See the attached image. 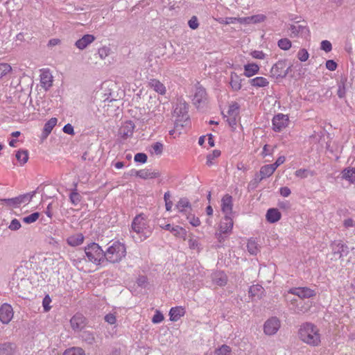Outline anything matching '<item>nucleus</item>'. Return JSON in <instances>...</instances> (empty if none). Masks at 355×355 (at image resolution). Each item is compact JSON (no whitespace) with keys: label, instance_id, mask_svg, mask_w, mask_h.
<instances>
[{"label":"nucleus","instance_id":"f8f14e48","mask_svg":"<svg viewBox=\"0 0 355 355\" xmlns=\"http://www.w3.org/2000/svg\"><path fill=\"white\" fill-rule=\"evenodd\" d=\"M289 35L291 37H306L309 34V29L306 26L297 24H291L288 27Z\"/></svg>","mask_w":355,"mask_h":355},{"label":"nucleus","instance_id":"393cba45","mask_svg":"<svg viewBox=\"0 0 355 355\" xmlns=\"http://www.w3.org/2000/svg\"><path fill=\"white\" fill-rule=\"evenodd\" d=\"M341 178L349 183L355 184V167L343 169L341 172Z\"/></svg>","mask_w":355,"mask_h":355},{"label":"nucleus","instance_id":"412c9836","mask_svg":"<svg viewBox=\"0 0 355 355\" xmlns=\"http://www.w3.org/2000/svg\"><path fill=\"white\" fill-rule=\"evenodd\" d=\"M71 261L73 265L80 270H84L85 264L87 263L85 255H83L82 252L80 255L74 254L71 255Z\"/></svg>","mask_w":355,"mask_h":355},{"label":"nucleus","instance_id":"5fc2aeb1","mask_svg":"<svg viewBox=\"0 0 355 355\" xmlns=\"http://www.w3.org/2000/svg\"><path fill=\"white\" fill-rule=\"evenodd\" d=\"M266 19V17L262 14L250 16L251 24L261 23L264 21Z\"/></svg>","mask_w":355,"mask_h":355},{"label":"nucleus","instance_id":"bb28decb","mask_svg":"<svg viewBox=\"0 0 355 355\" xmlns=\"http://www.w3.org/2000/svg\"><path fill=\"white\" fill-rule=\"evenodd\" d=\"M275 171V168L273 167L272 164H267L263 166L259 171L260 178H259V181H261L262 180L270 177L273 174Z\"/></svg>","mask_w":355,"mask_h":355},{"label":"nucleus","instance_id":"603ef678","mask_svg":"<svg viewBox=\"0 0 355 355\" xmlns=\"http://www.w3.org/2000/svg\"><path fill=\"white\" fill-rule=\"evenodd\" d=\"M152 153L160 155L163 151V144L160 142H156L152 146Z\"/></svg>","mask_w":355,"mask_h":355},{"label":"nucleus","instance_id":"4d7b16f0","mask_svg":"<svg viewBox=\"0 0 355 355\" xmlns=\"http://www.w3.org/2000/svg\"><path fill=\"white\" fill-rule=\"evenodd\" d=\"M11 70L8 64L0 63V78L7 74Z\"/></svg>","mask_w":355,"mask_h":355},{"label":"nucleus","instance_id":"7c9ffc66","mask_svg":"<svg viewBox=\"0 0 355 355\" xmlns=\"http://www.w3.org/2000/svg\"><path fill=\"white\" fill-rule=\"evenodd\" d=\"M259 67L255 63H250L244 65V76L251 77L259 72Z\"/></svg>","mask_w":355,"mask_h":355},{"label":"nucleus","instance_id":"de8ad7c7","mask_svg":"<svg viewBox=\"0 0 355 355\" xmlns=\"http://www.w3.org/2000/svg\"><path fill=\"white\" fill-rule=\"evenodd\" d=\"M40 217L39 212H34L27 216L23 218L22 220L26 224H31L35 222Z\"/></svg>","mask_w":355,"mask_h":355},{"label":"nucleus","instance_id":"4468645a","mask_svg":"<svg viewBox=\"0 0 355 355\" xmlns=\"http://www.w3.org/2000/svg\"><path fill=\"white\" fill-rule=\"evenodd\" d=\"M13 309L8 304H3L0 308V320L3 324H8L13 318Z\"/></svg>","mask_w":355,"mask_h":355},{"label":"nucleus","instance_id":"e2e57ef3","mask_svg":"<svg viewBox=\"0 0 355 355\" xmlns=\"http://www.w3.org/2000/svg\"><path fill=\"white\" fill-rule=\"evenodd\" d=\"M21 227V223L20 222L15 218L13 220H12V221L10 222L9 226H8V228L12 230V231H16V230H18L19 228Z\"/></svg>","mask_w":355,"mask_h":355},{"label":"nucleus","instance_id":"ea45409f","mask_svg":"<svg viewBox=\"0 0 355 355\" xmlns=\"http://www.w3.org/2000/svg\"><path fill=\"white\" fill-rule=\"evenodd\" d=\"M81 196L77 192L76 189H74L69 195L70 202L72 203V205L76 206L81 201Z\"/></svg>","mask_w":355,"mask_h":355},{"label":"nucleus","instance_id":"bf43d9fd","mask_svg":"<svg viewBox=\"0 0 355 355\" xmlns=\"http://www.w3.org/2000/svg\"><path fill=\"white\" fill-rule=\"evenodd\" d=\"M51 302V299L49 295H46L42 300V306L44 308V312H48L51 309L50 304Z\"/></svg>","mask_w":355,"mask_h":355},{"label":"nucleus","instance_id":"4be33fe9","mask_svg":"<svg viewBox=\"0 0 355 355\" xmlns=\"http://www.w3.org/2000/svg\"><path fill=\"white\" fill-rule=\"evenodd\" d=\"M95 40V37L92 35L87 34L77 40L75 46L80 50H83Z\"/></svg>","mask_w":355,"mask_h":355},{"label":"nucleus","instance_id":"ddd939ff","mask_svg":"<svg viewBox=\"0 0 355 355\" xmlns=\"http://www.w3.org/2000/svg\"><path fill=\"white\" fill-rule=\"evenodd\" d=\"M331 248L334 255H338V258L341 259L349 254L348 246L341 241H334L331 244Z\"/></svg>","mask_w":355,"mask_h":355},{"label":"nucleus","instance_id":"6e6d98bb","mask_svg":"<svg viewBox=\"0 0 355 355\" xmlns=\"http://www.w3.org/2000/svg\"><path fill=\"white\" fill-rule=\"evenodd\" d=\"M217 21L220 24H235L236 22V17H225V18H219L217 19Z\"/></svg>","mask_w":355,"mask_h":355},{"label":"nucleus","instance_id":"cd10ccee","mask_svg":"<svg viewBox=\"0 0 355 355\" xmlns=\"http://www.w3.org/2000/svg\"><path fill=\"white\" fill-rule=\"evenodd\" d=\"M184 309L181 306L173 307L169 312L170 320L176 322L184 315Z\"/></svg>","mask_w":355,"mask_h":355},{"label":"nucleus","instance_id":"72a5a7b5","mask_svg":"<svg viewBox=\"0 0 355 355\" xmlns=\"http://www.w3.org/2000/svg\"><path fill=\"white\" fill-rule=\"evenodd\" d=\"M250 84L255 87H265L268 86L269 81L264 77L258 76L250 80Z\"/></svg>","mask_w":355,"mask_h":355},{"label":"nucleus","instance_id":"1a4fd4ad","mask_svg":"<svg viewBox=\"0 0 355 355\" xmlns=\"http://www.w3.org/2000/svg\"><path fill=\"white\" fill-rule=\"evenodd\" d=\"M288 115L279 113L274 116L272 123V130L275 132H281L287 127L288 124Z\"/></svg>","mask_w":355,"mask_h":355},{"label":"nucleus","instance_id":"dca6fc26","mask_svg":"<svg viewBox=\"0 0 355 355\" xmlns=\"http://www.w3.org/2000/svg\"><path fill=\"white\" fill-rule=\"evenodd\" d=\"M233 200L232 197L229 195H225L221 200V209L225 216H232V215Z\"/></svg>","mask_w":355,"mask_h":355},{"label":"nucleus","instance_id":"5701e85b","mask_svg":"<svg viewBox=\"0 0 355 355\" xmlns=\"http://www.w3.org/2000/svg\"><path fill=\"white\" fill-rule=\"evenodd\" d=\"M233 220L232 216H225L220 224V230L223 233L230 234L233 227Z\"/></svg>","mask_w":355,"mask_h":355},{"label":"nucleus","instance_id":"338daca9","mask_svg":"<svg viewBox=\"0 0 355 355\" xmlns=\"http://www.w3.org/2000/svg\"><path fill=\"white\" fill-rule=\"evenodd\" d=\"M105 321L107 322L110 324H114L116 322V317L114 313H108L107 314L105 318Z\"/></svg>","mask_w":355,"mask_h":355},{"label":"nucleus","instance_id":"680f3d73","mask_svg":"<svg viewBox=\"0 0 355 355\" xmlns=\"http://www.w3.org/2000/svg\"><path fill=\"white\" fill-rule=\"evenodd\" d=\"M320 49L328 53L332 50V45L328 40H323L320 43Z\"/></svg>","mask_w":355,"mask_h":355},{"label":"nucleus","instance_id":"49530a36","mask_svg":"<svg viewBox=\"0 0 355 355\" xmlns=\"http://www.w3.org/2000/svg\"><path fill=\"white\" fill-rule=\"evenodd\" d=\"M220 155V150H213V152L211 153H209V155H207V162H206L207 165H208L209 166L213 165L214 164L213 160L215 158L218 157Z\"/></svg>","mask_w":355,"mask_h":355},{"label":"nucleus","instance_id":"2eb2a0df","mask_svg":"<svg viewBox=\"0 0 355 355\" xmlns=\"http://www.w3.org/2000/svg\"><path fill=\"white\" fill-rule=\"evenodd\" d=\"M71 327L76 331H80L86 324L85 318L80 313H76L70 320Z\"/></svg>","mask_w":355,"mask_h":355},{"label":"nucleus","instance_id":"c03bdc74","mask_svg":"<svg viewBox=\"0 0 355 355\" xmlns=\"http://www.w3.org/2000/svg\"><path fill=\"white\" fill-rule=\"evenodd\" d=\"M63 355H85V351L80 347H71L66 349Z\"/></svg>","mask_w":355,"mask_h":355},{"label":"nucleus","instance_id":"052dcab7","mask_svg":"<svg viewBox=\"0 0 355 355\" xmlns=\"http://www.w3.org/2000/svg\"><path fill=\"white\" fill-rule=\"evenodd\" d=\"M189 26L193 29L196 30L199 26L198 19L196 16H193L188 21Z\"/></svg>","mask_w":355,"mask_h":355},{"label":"nucleus","instance_id":"f3484780","mask_svg":"<svg viewBox=\"0 0 355 355\" xmlns=\"http://www.w3.org/2000/svg\"><path fill=\"white\" fill-rule=\"evenodd\" d=\"M175 208L180 213L185 216H187V214H190V212H192L191 203L189 200L185 198L180 199L175 205Z\"/></svg>","mask_w":355,"mask_h":355},{"label":"nucleus","instance_id":"c756f323","mask_svg":"<svg viewBox=\"0 0 355 355\" xmlns=\"http://www.w3.org/2000/svg\"><path fill=\"white\" fill-rule=\"evenodd\" d=\"M149 85L156 92L161 95L166 94V87L159 80L157 79H152L149 82Z\"/></svg>","mask_w":355,"mask_h":355},{"label":"nucleus","instance_id":"37998d69","mask_svg":"<svg viewBox=\"0 0 355 355\" xmlns=\"http://www.w3.org/2000/svg\"><path fill=\"white\" fill-rule=\"evenodd\" d=\"M247 248L248 252L251 254H257L259 252L258 245L254 240L250 239L248 241L247 244Z\"/></svg>","mask_w":355,"mask_h":355},{"label":"nucleus","instance_id":"c9c22d12","mask_svg":"<svg viewBox=\"0 0 355 355\" xmlns=\"http://www.w3.org/2000/svg\"><path fill=\"white\" fill-rule=\"evenodd\" d=\"M232 89L234 91H239L241 88V79L236 73H231L230 83Z\"/></svg>","mask_w":355,"mask_h":355},{"label":"nucleus","instance_id":"473e14b6","mask_svg":"<svg viewBox=\"0 0 355 355\" xmlns=\"http://www.w3.org/2000/svg\"><path fill=\"white\" fill-rule=\"evenodd\" d=\"M67 243L73 247L81 245L84 241V236L82 234H77L69 236L67 240Z\"/></svg>","mask_w":355,"mask_h":355},{"label":"nucleus","instance_id":"f03ea898","mask_svg":"<svg viewBox=\"0 0 355 355\" xmlns=\"http://www.w3.org/2000/svg\"><path fill=\"white\" fill-rule=\"evenodd\" d=\"M104 254L105 262L119 263L125 257L126 248L123 243L114 241L104 251Z\"/></svg>","mask_w":355,"mask_h":355},{"label":"nucleus","instance_id":"9d476101","mask_svg":"<svg viewBox=\"0 0 355 355\" xmlns=\"http://www.w3.org/2000/svg\"><path fill=\"white\" fill-rule=\"evenodd\" d=\"M288 293L299 297L300 299L311 298L316 295V291L308 287L292 288Z\"/></svg>","mask_w":355,"mask_h":355},{"label":"nucleus","instance_id":"6ab92c4d","mask_svg":"<svg viewBox=\"0 0 355 355\" xmlns=\"http://www.w3.org/2000/svg\"><path fill=\"white\" fill-rule=\"evenodd\" d=\"M40 84L41 86L45 89L48 90L53 84V76L48 69L42 71L40 75Z\"/></svg>","mask_w":355,"mask_h":355},{"label":"nucleus","instance_id":"e433bc0d","mask_svg":"<svg viewBox=\"0 0 355 355\" xmlns=\"http://www.w3.org/2000/svg\"><path fill=\"white\" fill-rule=\"evenodd\" d=\"M58 119L56 118L50 119L44 125L43 135L44 137H47L53 128L56 125Z\"/></svg>","mask_w":355,"mask_h":355},{"label":"nucleus","instance_id":"6e6552de","mask_svg":"<svg viewBox=\"0 0 355 355\" xmlns=\"http://www.w3.org/2000/svg\"><path fill=\"white\" fill-rule=\"evenodd\" d=\"M291 67L287 66V61L286 60H279L275 63L270 72L272 75L276 78H284L288 74Z\"/></svg>","mask_w":355,"mask_h":355},{"label":"nucleus","instance_id":"39448f33","mask_svg":"<svg viewBox=\"0 0 355 355\" xmlns=\"http://www.w3.org/2000/svg\"><path fill=\"white\" fill-rule=\"evenodd\" d=\"M173 115L175 117V127H183L184 123L189 119L187 104L185 102L176 104Z\"/></svg>","mask_w":355,"mask_h":355},{"label":"nucleus","instance_id":"423d86ee","mask_svg":"<svg viewBox=\"0 0 355 355\" xmlns=\"http://www.w3.org/2000/svg\"><path fill=\"white\" fill-rule=\"evenodd\" d=\"M36 191L27 193L12 198L0 199V205H6L8 207H17L21 204H27L32 200Z\"/></svg>","mask_w":355,"mask_h":355},{"label":"nucleus","instance_id":"c85d7f7f","mask_svg":"<svg viewBox=\"0 0 355 355\" xmlns=\"http://www.w3.org/2000/svg\"><path fill=\"white\" fill-rule=\"evenodd\" d=\"M266 219L268 222L274 223L277 222L281 218V213L277 209L271 208L267 211Z\"/></svg>","mask_w":355,"mask_h":355},{"label":"nucleus","instance_id":"0eeeda50","mask_svg":"<svg viewBox=\"0 0 355 355\" xmlns=\"http://www.w3.org/2000/svg\"><path fill=\"white\" fill-rule=\"evenodd\" d=\"M207 100V95L205 89L198 83L195 86L194 94L193 96V103L198 107L203 106Z\"/></svg>","mask_w":355,"mask_h":355},{"label":"nucleus","instance_id":"f257e3e1","mask_svg":"<svg viewBox=\"0 0 355 355\" xmlns=\"http://www.w3.org/2000/svg\"><path fill=\"white\" fill-rule=\"evenodd\" d=\"M300 339L310 345L317 346L320 343L319 330L311 323L303 324L298 331Z\"/></svg>","mask_w":355,"mask_h":355},{"label":"nucleus","instance_id":"a211bd4d","mask_svg":"<svg viewBox=\"0 0 355 355\" xmlns=\"http://www.w3.org/2000/svg\"><path fill=\"white\" fill-rule=\"evenodd\" d=\"M135 129V124L131 121H125L119 129V134L123 139L132 137Z\"/></svg>","mask_w":355,"mask_h":355},{"label":"nucleus","instance_id":"7ed1b4c3","mask_svg":"<svg viewBox=\"0 0 355 355\" xmlns=\"http://www.w3.org/2000/svg\"><path fill=\"white\" fill-rule=\"evenodd\" d=\"M87 261L95 266H100L105 263L104 250L96 243H90L84 248Z\"/></svg>","mask_w":355,"mask_h":355},{"label":"nucleus","instance_id":"13d9d810","mask_svg":"<svg viewBox=\"0 0 355 355\" xmlns=\"http://www.w3.org/2000/svg\"><path fill=\"white\" fill-rule=\"evenodd\" d=\"M148 159L147 155L143 153H138L135 155L134 160L136 162L144 164L146 162Z\"/></svg>","mask_w":355,"mask_h":355},{"label":"nucleus","instance_id":"aec40b11","mask_svg":"<svg viewBox=\"0 0 355 355\" xmlns=\"http://www.w3.org/2000/svg\"><path fill=\"white\" fill-rule=\"evenodd\" d=\"M17 346L15 343L5 342L0 343V355H15Z\"/></svg>","mask_w":355,"mask_h":355},{"label":"nucleus","instance_id":"69168bd1","mask_svg":"<svg viewBox=\"0 0 355 355\" xmlns=\"http://www.w3.org/2000/svg\"><path fill=\"white\" fill-rule=\"evenodd\" d=\"M189 246L193 250H200V243L196 239L191 238L189 240Z\"/></svg>","mask_w":355,"mask_h":355},{"label":"nucleus","instance_id":"79ce46f5","mask_svg":"<svg viewBox=\"0 0 355 355\" xmlns=\"http://www.w3.org/2000/svg\"><path fill=\"white\" fill-rule=\"evenodd\" d=\"M277 45L281 49L287 51L291 49L292 43L288 38H282L278 41Z\"/></svg>","mask_w":355,"mask_h":355},{"label":"nucleus","instance_id":"09e8293b","mask_svg":"<svg viewBox=\"0 0 355 355\" xmlns=\"http://www.w3.org/2000/svg\"><path fill=\"white\" fill-rule=\"evenodd\" d=\"M239 106L237 103H234L229 106L227 114L229 116H237L239 114Z\"/></svg>","mask_w":355,"mask_h":355},{"label":"nucleus","instance_id":"a18cd8bd","mask_svg":"<svg viewBox=\"0 0 355 355\" xmlns=\"http://www.w3.org/2000/svg\"><path fill=\"white\" fill-rule=\"evenodd\" d=\"M231 348L227 345H223L214 352V355H230Z\"/></svg>","mask_w":355,"mask_h":355},{"label":"nucleus","instance_id":"864d4df0","mask_svg":"<svg viewBox=\"0 0 355 355\" xmlns=\"http://www.w3.org/2000/svg\"><path fill=\"white\" fill-rule=\"evenodd\" d=\"M346 93V89L345 86V82L341 80L338 85L337 94L339 98H343Z\"/></svg>","mask_w":355,"mask_h":355},{"label":"nucleus","instance_id":"9b49d317","mask_svg":"<svg viewBox=\"0 0 355 355\" xmlns=\"http://www.w3.org/2000/svg\"><path fill=\"white\" fill-rule=\"evenodd\" d=\"M280 327V321L276 317H272L264 323L263 331L266 335H274Z\"/></svg>","mask_w":355,"mask_h":355},{"label":"nucleus","instance_id":"58836bf2","mask_svg":"<svg viewBox=\"0 0 355 355\" xmlns=\"http://www.w3.org/2000/svg\"><path fill=\"white\" fill-rule=\"evenodd\" d=\"M16 158L21 164L26 163L28 159V151L24 150H18L16 153Z\"/></svg>","mask_w":355,"mask_h":355},{"label":"nucleus","instance_id":"2f4dec72","mask_svg":"<svg viewBox=\"0 0 355 355\" xmlns=\"http://www.w3.org/2000/svg\"><path fill=\"white\" fill-rule=\"evenodd\" d=\"M264 288L259 284L252 285L250 287L249 295L252 297L260 299L263 295Z\"/></svg>","mask_w":355,"mask_h":355},{"label":"nucleus","instance_id":"f704fd0d","mask_svg":"<svg viewBox=\"0 0 355 355\" xmlns=\"http://www.w3.org/2000/svg\"><path fill=\"white\" fill-rule=\"evenodd\" d=\"M286 300L290 302V304L293 306L292 309L295 313H301L305 312L307 311V309H305L302 306V302L298 303L297 300L295 298L289 299L288 296H286Z\"/></svg>","mask_w":355,"mask_h":355},{"label":"nucleus","instance_id":"3c124183","mask_svg":"<svg viewBox=\"0 0 355 355\" xmlns=\"http://www.w3.org/2000/svg\"><path fill=\"white\" fill-rule=\"evenodd\" d=\"M187 219L189 220L190 224L193 225V227H198L200 224V221L198 218L195 217L191 212H190V214H187L186 216Z\"/></svg>","mask_w":355,"mask_h":355},{"label":"nucleus","instance_id":"a19ab883","mask_svg":"<svg viewBox=\"0 0 355 355\" xmlns=\"http://www.w3.org/2000/svg\"><path fill=\"white\" fill-rule=\"evenodd\" d=\"M171 232L175 236L180 237V238L184 237L186 235V230L183 227H182L179 225H175V226H173V227H171Z\"/></svg>","mask_w":355,"mask_h":355},{"label":"nucleus","instance_id":"b1692460","mask_svg":"<svg viewBox=\"0 0 355 355\" xmlns=\"http://www.w3.org/2000/svg\"><path fill=\"white\" fill-rule=\"evenodd\" d=\"M135 175L142 179H153L159 177L157 171H151L150 169L144 168L135 171Z\"/></svg>","mask_w":355,"mask_h":355},{"label":"nucleus","instance_id":"a878e982","mask_svg":"<svg viewBox=\"0 0 355 355\" xmlns=\"http://www.w3.org/2000/svg\"><path fill=\"white\" fill-rule=\"evenodd\" d=\"M212 280L218 286H223L227 282V277L223 272L217 271L212 275Z\"/></svg>","mask_w":355,"mask_h":355},{"label":"nucleus","instance_id":"20e7f679","mask_svg":"<svg viewBox=\"0 0 355 355\" xmlns=\"http://www.w3.org/2000/svg\"><path fill=\"white\" fill-rule=\"evenodd\" d=\"M131 228L132 232L139 236L140 241L146 239L150 234L147 220L143 214H139L135 217Z\"/></svg>","mask_w":355,"mask_h":355},{"label":"nucleus","instance_id":"4c0bfd02","mask_svg":"<svg viewBox=\"0 0 355 355\" xmlns=\"http://www.w3.org/2000/svg\"><path fill=\"white\" fill-rule=\"evenodd\" d=\"M81 339L89 345L95 343V336L93 332L89 331H83L80 334Z\"/></svg>","mask_w":355,"mask_h":355},{"label":"nucleus","instance_id":"8fccbe9b","mask_svg":"<svg viewBox=\"0 0 355 355\" xmlns=\"http://www.w3.org/2000/svg\"><path fill=\"white\" fill-rule=\"evenodd\" d=\"M297 57L301 62H305L309 59V53L306 49H301L297 52Z\"/></svg>","mask_w":355,"mask_h":355},{"label":"nucleus","instance_id":"0e129e2a","mask_svg":"<svg viewBox=\"0 0 355 355\" xmlns=\"http://www.w3.org/2000/svg\"><path fill=\"white\" fill-rule=\"evenodd\" d=\"M163 320H164L163 314L160 311H157L155 314L153 315V317L152 318V322L155 324H158V323H160L161 322H162Z\"/></svg>","mask_w":355,"mask_h":355},{"label":"nucleus","instance_id":"774afa93","mask_svg":"<svg viewBox=\"0 0 355 355\" xmlns=\"http://www.w3.org/2000/svg\"><path fill=\"white\" fill-rule=\"evenodd\" d=\"M326 68L329 71H334L337 69L338 64L333 60H329L326 62Z\"/></svg>","mask_w":355,"mask_h":355}]
</instances>
